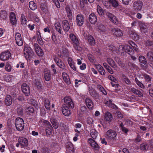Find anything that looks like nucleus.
Returning a JSON list of instances; mask_svg holds the SVG:
<instances>
[{"instance_id":"nucleus-1","label":"nucleus","mask_w":153,"mask_h":153,"mask_svg":"<svg viewBox=\"0 0 153 153\" xmlns=\"http://www.w3.org/2000/svg\"><path fill=\"white\" fill-rule=\"evenodd\" d=\"M24 123L23 119L20 117L17 118L15 121V125L17 130L21 131L24 129Z\"/></svg>"},{"instance_id":"nucleus-2","label":"nucleus","mask_w":153,"mask_h":153,"mask_svg":"<svg viewBox=\"0 0 153 153\" xmlns=\"http://www.w3.org/2000/svg\"><path fill=\"white\" fill-rule=\"evenodd\" d=\"M117 136V134L116 131L112 129L108 130L105 133V136L106 138L112 140H115Z\"/></svg>"},{"instance_id":"nucleus-3","label":"nucleus","mask_w":153,"mask_h":153,"mask_svg":"<svg viewBox=\"0 0 153 153\" xmlns=\"http://www.w3.org/2000/svg\"><path fill=\"white\" fill-rule=\"evenodd\" d=\"M83 36L84 38L88 41L91 46H94L95 45V40L92 36L88 33L85 32L84 33Z\"/></svg>"},{"instance_id":"nucleus-4","label":"nucleus","mask_w":153,"mask_h":153,"mask_svg":"<svg viewBox=\"0 0 153 153\" xmlns=\"http://www.w3.org/2000/svg\"><path fill=\"white\" fill-rule=\"evenodd\" d=\"M62 106H66L70 108H73L74 104L70 97L68 96L65 97L64 98V104Z\"/></svg>"},{"instance_id":"nucleus-5","label":"nucleus","mask_w":153,"mask_h":153,"mask_svg":"<svg viewBox=\"0 0 153 153\" xmlns=\"http://www.w3.org/2000/svg\"><path fill=\"white\" fill-rule=\"evenodd\" d=\"M15 38L17 45L19 46H21L23 45V40L20 33L18 32L15 33Z\"/></svg>"},{"instance_id":"nucleus-6","label":"nucleus","mask_w":153,"mask_h":153,"mask_svg":"<svg viewBox=\"0 0 153 153\" xmlns=\"http://www.w3.org/2000/svg\"><path fill=\"white\" fill-rule=\"evenodd\" d=\"M112 34L117 37H120L123 36V31L118 28H111V30Z\"/></svg>"},{"instance_id":"nucleus-7","label":"nucleus","mask_w":153,"mask_h":153,"mask_svg":"<svg viewBox=\"0 0 153 153\" xmlns=\"http://www.w3.org/2000/svg\"><path fill=\"white\" fill-rule=\"evenodd\" d=\"M24 54L26 59L31 58L33 56L34 52L30 48L26 47L24 48Z\"/></svg>"},{"instance_id":"nucleus-8","label":"nucleus","mask_w":153,"mask_h":153,"mask_svg":"<svg viewBox=\"0 0 153 153\" xmlns=\"http://www.w3.org/2000/svg\"><path fill=\"white\" fill-rule=\"evenodd\" d=\"M84 21L85 19L82 15L79 14L77 15L76 22L78 26L80 27L82 26Z\"/></svg>"},{"instance_id":"nucleus-9","label":"nucleus","mask_w":153,"mask_h":153,"mask_svg":"<svg viewBox=\"0 0 153 153\" xmlns=\"http://www.w3.org/2000/svg\"><path fill=\"white\" fill-rule=\"evenodd\" d=\"M22 90V92L26 96H28L30 93V87L26 83H23L21 86Z\"/></svg>"},{"instance_id":"nucleus-10","label":"nucleus","mask_w":153,"mask_h":153,"mask_svg":"<svg viewBox=\"0 0 153 153\" xmlns=\"http://www.w3.org/2000/svg\"><path fill=\"white\" fill-rule=\"evenodd\" d=\"M133 9L135 10L138 11L141 10L143 5V2L140 0L135 1L133 4Z\"/></svg>"},{"instance_id":"nucleus-11","label":"nucleus","mask_w":153,"mask_h":153,"mask_svg":"<svg viewBox=\"0 0 153 153\" xmlns=\"http://www.w3.org/2000/svg\"><path fill=\"white\" fill-rule=\"evenodd\" d=\"M54 60L55 62L58 66L60 68L63 70L66 69V66L64 62L57 57H55L54 58Z\"/></svg>"},{"instance_id":"nucleus-12","label":"nucleus","mask_w":153,"mask_h":153,"mask_svg":"<svg viewBox=\"0 0 153 153\" xmlns=\"http://www.w3.org/2000/svg\"><path fill=\"white\" fill-rule=\"evenodd\" d=\"M140 30L141 32L143 33H146L148 31V28L149 27V25L143 22H138Z\"/></svg>"},{"instance_id":"nucleus-13","label":"nucleus","mask_w":153,"mask_h":153,"mask_svg":"<svg viewBox=\"0 0 153 153\" xmlns=\"http://www.w3.org/2000/svg\"><path fill=\"white\" fill-rule=\"evenodd\" d=\"M11 54L8 51L2 52L0 55V59L1 60L5 61L8 60L11 56Z\"/></svg>"},{"instance_id":"nucleus-14","label":"nucleus","mask_w":153,"mask_h":153,"mask_svg":"<svg viewBox=\"0 0 153 153\" xmlns=\"http://www.w3.org/2000/svg\"><path fill=\"white\" fill-rule=\"evenodd\" d=\"M12 102L13 98L9 94L6 95L4 100L5 105L7 106H10L12 104Z\"/></svg>"},{"instance_id":"nucleus-15","label":"nucleus","mask_w":153,"mask_h":153,"mask_svg":"<svg viewBox=\"0 0 153 153\" xmlns=\"http://www.w3.org/2000/svg\"><path fill=\"white\" fill-rule=\"evenodd\" d=\"M104 103L106 106L109 107L114 109H117V106L112 102V100L111 99L106 98L105 100Z\"/></svg>"},{"instance_id":"nucleus-16","label":"nucleus","mask_w":153,"mask_h":153,"mask_svg":"<svg viewBox=\"0 0 153 153\" xmlns=\"http://www.w3.org/2000/svg\"><path fill=\"white\" fill-rule=\"evenodd\" d=\"M33 46L35 51L38 55L39 56H42L44 55V53L41 48L36 43H34Z\"/></svg>"},{"instance_id":"nucleus-17","label":"nucleus","mask_w":153,"mask_h":153,"mask_svg":"<svg viewBox=\"0 0 153 153\" xmlns=\"http://www.w3.org/2000/svg\"><path fill=\"white\" fill-rule=\"evenodd\" d=\"M88 141L91 146L94 149L96 150H98L99 149L100 147L94 140L91 138H89L88 140Z\"/></svg>"},{"instance_id":"nucleus-18","label":"nucleus","mask_w":153,"mask_h":153,"mask_svg":"<svg viewBox=\"0 0 153 153\" xmlns=\"http://www.w3.org/2000/svg\"><path fill=\"white\" fill-rule=\"evenodd\" d=\"M106 15L108 16L109 20H110L115 24H117L118 23V21L117 19L113 14L107 12L106 13Z\"/></svg>"},{"instance_id":"nucleus-19","label":"nucleus","mask_w":153,"mask_h":153,"mask_svg":"<svg viewBox=\"0 0 153 153\" xmlns=\"http://www.w3.org/2000/svg\"><path fill=\"white\" fill-rule=\"evenodd\" d=\"M139 61L142 66L145 68L148 66V63L146 58L143 56H140L139 57Z\"/></svg>"},{"instance_id":"nucleus-20","label":"nucleus","mask_w":153,"mask_h":153,"mask_svg":"<svg viewBox=\"0 0 153 153\" xmlns=\"http://www.w3.org/2000/svg\"><path fill=\"white\" fill-rule=\"evenodd\" d=\"M62 112L63 114L66 116H69L71 114V109L73 108H70L66 106H62Z\"/></svg>"},{"instance_id":"nucleus-21","label":"nucleus","mask_w":153,"mask_h":153,"mask_svg":"<svg viewBox=\"0 0 153 153\" xmlns=\"http://www.w3.org/2000/svg\"><path fill=\"white\" fill-rule=\"evenodd\" d=\"M44 78L47 81H49L51 79V74L49 70L48 69H45L44 72Z\"/></svg>"},{"instance_id":"nucleus-22","label":"nucleus","mask_w":153,"mask_h":153,"mask_svg":"<svg viewBox=\"0 0 153 153\" xmlns=\"http://www.w3.org/2000/svg\"><path fill=\"white\" fill-rule=\"evenodd\" d=\"M88 19L91 24H95L97 22V17L94 13H91L89 16Z\"/></svg>"},{"instance_id":"nucleus-23","label":"nucleus","mask_w":153,"mask_h":153,"mask_svg":"<svg viewBox=\"0 0 153 153\" xmlns=\"http://www.w3.org/2000/svg\"><path fill=\"white\" fill-rule=\"evenodd\" d=\"M18 142L23 147H26L28 144V141L26 138L23 137H20L18 139Z\"/></svg>"},{"instance_id":"nucleus-24","label":"nucleus","mask_w":153,"mask_h":153,"mask_svg":"<svg viewBox=\"0 0 153 153\" xmlns=\"http://www.w3.org/2000/svg\"><path fill=\"white\" fill-rule=\"evenodd\" d=\"M129 35L133 39L137 41L139 39V36L134 30L130 31Z\"/></svg>"},{"instance_id":"nucleus-25","label":"nucleus","mask_w":153,"mask_h":153,"mask_svg":"<svg viewBox=\"0 0 153 153\" xmlns=\"http://www.w3.org/2000/svg\"><path fill=\"white\" fill-rule=\"evenodd\" d=\"M106 61L108 64L115 70H117V65L113 59L110 58H108L107 59Z\"/></svg>"},{"instance_id":"nucleus-26","label":"nucleus","mask_w":153,"mask_h":153,"mask_svg":"<svg viewBox=\"0 0 153 153\" xmlns=\"http://www.w3.org/2000/svg\"><path fill=\"white\" fill-rule=\"evenodd\" d=\"M62 27L63 30L65 32L68 31L70 28V26L68 21L67 20H65L62 22Z\"/></svg>"},{"instance_id":"nucleus-27","label":"nucleus","mask_w":153,"mask_h":153,"mask_svg":"<svg viewBox=\"0 0 153 153\" xmlns=\"http://www.w3.org/2000/svg\"><path fill=\"white\" fill-rule=\"evenodd\" d=\"M10 20L11 23L13 25H16L17 21L15 14L13 12H12L10 13Z\"/></svg>"},{"instance_id":"nucleus-28","label":"nucleus","mask_w":153,"mask_h":153,"mask_svg":"<svg viewBox=\"0 0 153 153\" xmlns=\"http://www.w3.org/2000/svg\"><path fill=\"white\" fill-rule=\"evenodd\" d=\"M66 151L70 152H74V148L72 143L71 142H68L66 144Z\"/></svg>"},{"instance_id":"nucleus-29","label":"nucleus","mask_w":153,"mask_h":153,"mask_svg":"<svg viewBox=\"0 0 153 153\" xmlns=\"http://www.w3.org/2000/svg\"><path fill=\"white\" fill-rule=\"evenodd\" d=\"M69 37L73 44L76 43L77 44V42H79L77 37L74 33H70Z\"/></svg>"},{"instance_id":"nucleus-30","label":"nucleus","mask_w":153,"mask_h":153,"mask_svg":"<svg viewBox=\"0 0 153 153\" xmlns=\"http://www.w3.org/2000/svg\"><path fill=\"white\" fill-rule=\"evenodd\" d=\"M85 102L87 106L89 108L92 109L93 107V103L91 99L86 98L85 99Z\"/></svg>"},{"instance_id":"nucleus-31","label":"nucleus","mask_w":153,"mask_h":153,"mask_svg":"<svg viewBox=\"0 0 153 153\" xmlns=\"http://www.w3.org/2000/svg\"><path fill=\"white\" fill-rule=\"evenodd\" d=\"M126 50L125 52L127 53L128 54L130 55H132L134 53L132 47L130 46L126 45Z\"/></svg>"},{"instance_id":"nucleus-32","label":"nucleus","mask_w":153,"mask_h":153,"mask_svg":"<svg viewBox=\"0 0 153 153\" xmlns=\"http://www.w3.org/2000/svg\"><path fill=\"white\" fill-rule=\"evenodd\" d=\"M113 119V117L109 112L107 111L105 114V119L108 122H111Z\"/></svg>"},{"instance_id":"nucleus-33","label":"nucleus","mask_w":153,"mask_h":153,"mask_svg":"<svg viewBox=\"0 0 153 153\" xmlns=\"http://www.w3.org/2000/svg\"><path fill=\"white\" fill-rule=\"evenodd\" d=\"M95 65L101 75H105V70L102 66L100 64Z\"/></svg>"},{"instance_id":"nucleus-34","label":"nucleus","mask_w":153,"mask_h":153,"mask_svg":"<svg viewBox=\"0 0 153 153\" xmlns=\"http://www.w3.org/2000/svg\"><path fill=\"white\" fill-rule=\"evenodd\" d=\"M130 90L133 93L138 95L139 97H142L143 96V94L141 91L134 88H131Z\"/></svg>"},{"instance_id":"nucleus-35","label":"nucleus","mask_w":153,"mask_h":153,"mask_svg":"<svg viewBox=\"0 0 153 153\" xmlns=\"http://www.w3.org/2000/svg\"><path fill=\"white\" fill-rule=\"evenodd\" d=\"M89 92L91 96L94 98L97 99L98 98L99 94L95 90L90 89L89 90Z\"/></svg>"},{"instance_id":"nucleus-36","label":"nucleus","mask_w":153,"mask_h":153,"mask_svg":"<svg viewBox=\"0 0 153 153\" xmlns=\"http://www.w3.org/2000/svg\"><path fill=\"white\" fill-rule=\"evenodd\" d=\"M51 122L54 128L57 129L58 128L59 123L54 118H51Z\"/></svg>"},{"instance_id":"nucleus-37","label":"nucleus","mask_w":153,"mask_h":153,"mask_svg":"<svg viewBox=\"0 0 153 153\" xmlns=\"http://www.w3.org/2000/svg\"><path fill=\"white\" fill-rule=\"evenodd\" d=\"M146 58L150 62H153V53L149 51L146 54Z\"/></svg>"},{"instance_id":"nucleus-38","label":"nucleus","mask_w":153,"mask_h":153,"mask_svg":"<svg viewBox=\"0 0 153 153\" xmlns=\"http://www.w3.org/2000/svg\"><path fill=\"white\" fill-rule=\"evenodd\" d=\"M54 25L56 30L60 34H61L62 30L60 23L59 22H56L55 24Z\"/></svg>"},{"instance_id":"nucleus-39","label":"nucleus","mask_w":153,"mask_h":153,"mask_svg":"<svg viewBox=\"0 0 153 153\" xmlns=\"http://www.w3.org/2000/svg\"><path fill=\"white\" fill-rule=\"evenodd\" d=\"M7 17V13L5 10H2L1 11L0 13V18L1 19L4 20Z\"/></svg>"},{"instance_id":"nucleus-40","label":"nucleus","mask_w":153,"mask_h":153,"mask_svg":"<svg viewBox=\"0 0 153 153\" xmlns=\"http://www.w3.org/2000/svg\"><path fill=\"white\" fill-rule=\"evenodd\" d=\"M29 7L32 10H35L37 8V6L33 1H30L29 2Z\"/></svg>"},{"instance_id":"nucleus-41","label":"nucleus","mask_w":153,"mask_h":153,"mask_svg":"<svg viewBox=\"0 0 153 153\" xmlns=\"http://www.w3.org/2000/svg\"><path fill=\"white\" fill-rule=\"evenodd\" d=\"M44 105L46 109L50 110L51 109L50 101L48 99H46L45 100Z\"/></svg>"},{"instance_id":"nucleus-42","label":"nucleus","mask_w":153,"mask_h":153,"mask_svg":"<svg viewBox=\"0 0 153 153\" xmlns=\"http://www.w3.org/2000/svg\"><path fill=\"white\" fill-rule=\"evenodd\" d=\"M90 135L93 139H95L97 136V132L94 129H92L91 130Z\"/></svg>"},{"instance_id":"nucleus-43","label":"nucleus","mask_w":153,"mask_h":153,"mask_svg":"<svg viewBox=\"0 0 153 153\" xmlns=\"http://www.w3.org/2000/svg\"><path fill=\"white\" fill-rule=\"evenodd\" d=\"M12 68L11 65L10 64V62H7L5 66L6 71L8 72H10L11 71Z\"/></svg>"},{"instance_id":"nucleus-44","label":"nucleus","mask_w":153,"mask_h":153,"mask_svg":"<svg viewBox=\"0 0 153 153\" xmlns=\"http://www.w3.org/2000/svg\"><path fill=\"white\" fill-rule=\"evenodd\" d=\"M97 11L100 15L103 16L104 14L103 10L99 5H98L97 7Z\"/></svg>"},{"instance_id":"nucleus-45","label":"nucleus","mask_w":153,"mask_h":153,"mask_svg":"<svg viewBox=\"0 0 153 153\" xmlns=\"http://www.w3.org/2000/svg\"><path fill=\"white\" fill-rule=\"evenodd\" d=\"M142 75L144 77L146 82H148L151 80V77L147 74L142 73Z\"/></svg>"},{"instance_id":"nucleus-46","label":"nucleus","mask_w":153,"mask_h":153,"mask_svg":"<svg viewBox=\"0 0 153 153\" xmlns=\"http://www.w3.org/2000/svg\"><path fill=\"white\" fill-rule=\"evenodd\" d=\"M119 126L121 128L122 131L123 132L126 133V134L127 133L128 131V130L127 128H126L124 126V125L123 123L121 122V123L119 124Z\"/></svg>"},{"instance_id":"nucleus-47","label":"nucleus","mask_w":153,"mask_h":153,"mask_svg":"<svg viewBox=\"0 0 153 153\" xmlns=\"http://www.w3.org/2000/svg\"><path fill=\"white\" fill-rule=\"evenodd\" d=\"M73 46L75 49L78 51H80L82 50V48L79 45V42H77V44H74Z\"/></svg>"},{"instance_id":"nucleus-48","label":"nucleus","mask_w":153,"mask_h":153,"mask_svg":"<svg viewBox=\"0 0 153 153\" xmlns=\"http://www.w3.org/2000/svg\"><path fill=\"white\" fill-rule=\"evenodd\" d=\"M34 110L33 108L29 107L27 109V113L29 115H32L34 112Z\"/></svg>"},{"instance_id":"nucleus-49","label":"nucleus","mask_w":153,"mask_h":153,"mask_svg":"<svg viewBox=\"0 0 153 153\" xmlns=\"http://www.w3.org/2000/svg\"><path fill=\"white\" fill-rule=\"evenodd\" d=\"M61 2H63L64 0H59ZM53 3L55 4L57 8H59L60 7V5L58 0H52Z\"/></svg>"},{"instance_id":"nucleus-50","label":"nucleus","mask_w":153,"mask_h":153,"mask_svg":"<svg viewBox=\"0 0 153 153\" xmlns=\"http://www.w3.org/2000/svg\"><path fill=\"white\" fill-rule=\"evenodd\" d=\"M140 148L141 150H147L149 148V146L148 144L144 143L140 145Z\"/></svg>"},{"instance_id":"nucleus-51","label":"nucleus","mask_w":153,"mask_h":153,"mask_svg":"<svg viewBox=\"0 0 153 153\" xmlns=\"http://www.w3.org/2000/svg\"><path fill=\"white\" fill-rule=\"evenodd\" d=\"M29 102L35 107H38V103L37 101L33 99H30Z\"/></svg>"},{"instance_id":"nucleus-52","label":"nucleus","mask_w":153,"mask_h":153,"mask_svg":"<svg viewBox=\"0 0 153 153\" xmlns=\"http://www.w3.org/2000/svg\"><path fill=\"white\" fill-rule=\"evenodd\" d=\"M135 80L136 83L139 86L142 88H145V87L143 84L139 81L137 78L135 79Z\"/></svg>"},{"instance_id":"nucleus-53","label":"nucleus","mask_w":153,"mask_h":153,"mask_svg":"<svg viewBox=\"0 0 153 153\" xmlns=\"http://www.w3.org/2000/svg\"><path fill=\"white\" fill-rule=\"evenodd\" d=\"M109 1L113 7H116L118 6V2L116 0H109Z\"/></svg>"},{"instance_id":"nucleus-54","label":"nucleus","mask_w":153,"mask_h":153,"mask_svg":"<svg viewBox=\"0 0 153 153\" xmlns=\"http://www.w3.org/2000/svg\"><path fill=\"white\" fill-rule=\"evenodd\" d=\"M126 45L124 46L123 45H120L119 47V53H121V54H123V52L122 51H125L126 50Z\"/></svg>"},{"instance_id":"nucleus-55","label":"nucleus","mask_w":153,"mask_h":153,"mask_svg":"<svg viewBox=\"0 0 153 153\" xmlns=\"http://www.w3.org/2000/svg\"><path fill=\"white\" fill-rule=\"evenodd\" d=\"M43 123L45 124L46 126H47V128L50 129H52L53 128L51 126L50 123L48 121L45 120L43 121Z\"/></svg>"},{"instance_id":"nucleus-56","label":"nucleus","mask_w":153,"mask_h":153,"mask_svg":"<svg viewBox=\"0 0 153 153\" xmlns=\"http://www.w3.org/2000/svg\"><path fill=\"white\" fill-rule=\"evenodd\" d=\"M123 79L127 84L130 85L131 84V82L130 81L126 76L124 75L123 76Z\"/></svg>"},{"instance_id":"nucleus-57","label":"nucleus","mask_w":153,"mask_h":153,"mask_svg":"<svg viewBox=\"0 0 153 153\" xmlns=\"http://www.w3.org/2000/svg\"><path fill=\"white\" fill-rule=\"evenodd\" d=\"M40 7L41 10L43 12H45L47 10L46 5L44 3H42L40 4Z\"/></svg>"},{"instance_id":"nucleus-58","label":"nucleus","mask_w":153,"mask_h":153,"mask_svg":"<svg viewBox=\"0 0 153 153\" xmlns=\"http://www.w3.org/2000/svg\"><path fill=\"white\" fill-rule=\"evenodd\" d=\"M35 84L38 88H41L42 86V84L40 82L38 79H36L35 80Z\"/></svg>"},{"instance_id":"nucleus-59","label":"nucleus","mask_w":153,"mask_h":153,"mask_svg":"<svg viewBox=\"0 0 153 153\" xmlns=\"http://www.w3.org/2000/svg\"><path fill=\"white\" fill-rule=\"evenodd\" d=\"M98 28L101 32H104L105 29V27L104 25H100L98 26Z\"/></svg>"},{"instance_id":"nucleus-60","label":"nucleus","mask_w":153,"mask_h":153,"mask_svg":"<svg viewBox=\"0 0 153 153\" xmlns=\"http://www.w3.org/2000/svg\"><path fill=\"white\" fill-rule=\"evenodd\" d=\"M67 13L68 14V16L69 18V19H71L72 17V12L71 10L69 9H68L67 10Z\"/></svg>"},{"instance_id":"nucleus-61","label":"nucleus","mask_w":153,"mask_h":153,"mask_svg":"<svg viewBox=\"0 0 153 153\" xmlns=\"http://www.w3.org/2000/svg\"><path fill=\"white\" fill-rule=\"evenodd\" d=\"M62 54L65 56H67L68 55V50L65 48H63L62 50Z\"/></svg>"},{"instance_id":"nucleus-62","label":"nucleus","mask_w":153,"mask_h":153,"mask_svg":"<svg viewBox=\"0 0 153 153\" xmlns=\"http://www.w3.org/2000/svg\"><path fill=\"white\" fill-rule=\"evenodd\" d=\"M88 59L91 62H93L94 61V57L91 54H88L87 55Z\"/></svg>"},{"instance_id":"nucleus-63","label":"nucleus","mask_w":153,"mask_h":153,"mask_svg":"<svg viewBox=\"0 0 153 153\" xmlns=\"http://www.w3.org/2000/svg\"><path fill=\"white\" fill-rule=\"evenodd\" d=\"M37 41L38 43L40 45H43V42L42 37L37 38Z\"/></svg>"},{"instance_id":"nucleus-64","label":"nucleus","mask_w":153,"mask_h":153,"mask_svg":"<svg viewBox=\"0 0 153 153\" xmlns=\"http://www.w3.org/2000/svg\"><path fill=\"white\" fill-rule=\"evenodd\" d=\"M22 19V25H25L26 24L27 20L25 17L24 16H23L22 15L21 16Z\"/></svg>"}]
</instances>
